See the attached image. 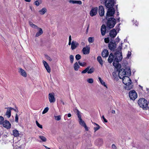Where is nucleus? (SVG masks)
<instances>
[{"label": "nucleus", "mask_w": 149, "mask_h": 149, "mask_svg": "<svg viewBox=\"0 0 149 149\" xmlns=\"http://www.w3.org/2000/svg\"><path fill=\"white\" fill-rule=\"evenodd\" d=\"M36 124L37 125L39 128H40L41 129L42 128V125L40 124L37 121H36Z\"/></svg>", "instance_id": "4c0bfd02"}, {"label": "nucleus", "mask_w": 149, "mask_h": 149, "mask_svg": "<svg viewBox=\"0 0 149 149\" xmlns=\"http://www.w3.org/2000/svg\"><path fill=\"white\" fill-rule=\"evenodd\" d=\"M49 101L50 103L54 102L55 101L54 97V93H49L48 95Z\"/></svg>", "instance_id": "f8f14e48"}, {"label": "nucleus", "mask_w": 149, "mask_h": 149, "mask_svg": "<svg viewBox=\"0 0 149 149\" xmlns=\"http://www.w3.org/2000/svg\"><path fill=\"white\" fill-rule=\"evenodd\" d=\"M71 43H72L71 42V41H69L68 45H71Z\"/></svg>", "instance_id": "e2e57ef3"}, {"label": "nucleus", "mask_w": 149, "mask_h": 149, "mask_svg": "<svg viewBox=\"0 0 149 149\" xmlns=\"http://www.w3.org/2000/svg\"><path fill=\"white\" fill-rule=\"evenodd\" d=\"M29 25L31 26H33V24L32 23V22H31V21L29 22Z\"/></svg>", "instance_id": "4d7b16f0"}, {"label": "nucleus", "mask_w": 149, "mask_h": 149, "mask_svg": "<svg viewBox=\"0 0 149 149\" xmlns=\"http://www.w3.org/2000/svg\"><path fill=\"white\" fill-rule=\"evenodd\" d=\"M89 28V25H88V26L87 28V29H86V32H88V30Z\"/></svg>", "instance_id": "0e129e2a"}, {"label": "nucleus", "mask_w": 149, "mask_h": 149, "mask_svg": "<svg viewBox=\"0 0 149 149\" xmlns=\"http://www.w3.org/2000/svg\"><path fill=\"white\" fill-rule=\"evenodd\" d=\"M128 76L123 77L119 76V78L120 79H123V83L126 86L125 87V89L127 90H130L132 88L133 86L131 84V79Z\"/></svg>", "instance_id": "f03ea898"}, {"label": "nucleus", "mask_w": 149, "mask_h": 149, "mask_svg": "<svg viewBox=\"0 0 149 149\" xmlns=\"http://www.w3.org/2000/svg\"><path fill=\"white\" fill-rule=\"evenodd\" d=\"M106 19L107 20L106 23L107 27L109 29L113 28L116 23V19L112 17H110L108 19Z\"/></svg>", "instance_id": "20e7f679"}, {"label": "nucleus", "mask_w": 149, "mask_h": 149, "mask_svg": "<svg viewBox=\"0 0 149 149\" xmlns=\"http://www.w3.org/2000/svg\"><path fill=\"white\" fill-rule=\"evenodd\" d=\"M80 67L77 62H76L74 63V70L75 71H77L78 70L79 68Z\"/></svg>", "instance_id": "bb28decb"}, {"label": "nucleus", "mask_w": 149, "mask_h": 149, "mask_svg": "<svg viewBox=\"0 0 149 149\" xmlns=\"http://www.w3.org/2000/svg\"><path fill=\"white\" fill-rule=\"evenodd\" d=\"M70 61L71 63H72L73 62L74 59V57L72 55H71L70 56Z\"/></svg>", "instance_id": "c9c22d12"}, {"label": "nucleus", "mask_w": 149, "mask_h": 149, "mask_svg": "<svg viewBox=\"0 0 149 149\" xmlns=\"http://www.w3.org/2000/svg\"><path fill=\"white\" fill-rule=\"evenodd\" d=\"M77 114L78 117L79 118V119H81V116L80 113V112H79V111L78 110H77Z\"/></svg>", "instance_id": "37998d69"}, {"label": "nucleus", "mask_w": 149, "mask_h": 149, "mask_svg": "<svg viewBox=\"0 0 149 149\" xmlns=\"http://www.w3.org/2000/svg\"><path fill=\"white\" fill-rule=\"evenodd\" d=\"M71 116V115L70 113H68V117H70Z\"/></svg>", "instance_id": "052dcab7"}, {"label": "nucleus", "mask_w": 149, "mask_h": 149, "mask_svg": "<svg viewBox=\"0 0 149 149\" xmlns=\"http://www.w3.org/2000/svg\"><path fill=\"white\" fill-rule=\"evenodd\" d=\"M55 119L56 120H59L61 119V116L60 115L54 116Z\"/></svg>", "instance_id": "473e14b6"}, {"label": "nucleus", "mask_w": 149, "mask_h": 149, "mask_svg": "<svg viewBox=\"0 0 149 149\" xmlns=\"http://www.w3.org/2000/svg\"><path fill=\"white\" fill-rule=\"evenodd\" d=\"M69 2L70 3H72L73 4L77 3L80 5L82 3V2L80 1L70 0L69 1Z\"/></svg>", "instance_id": "a878e982"}, {"label": "nucleus", "mask_w": 149, "mask_h": 149, "mask_svg": "<svg viewBox=\"0 0 149 149\" xmlns=\"http://www.w3.org/2000/svg\"><path fill=\"white\" fill-rule=\"evenodd\" d=\"M119 12H117V16H118L119 15Z\"/></svg>", "instance_id": "774afa93"}, {"label": "nucleus", "mask_w": 149, "mask_h": 149, "mask_svg": "<svg viewBox=\"0 0 149 149\" xmlns=\"http://www.w3.org/2000/svg\"><path fill=\"white\" fill-rule=\"evenodd\" d=\"M87 81L89 83L92 84L93 82V80L92 78H89L87 79Z\"/></svg>", "instance_id": "58836bf2"}, {"label": "nucleus", "mask_w": 149, "mask_h": 149, "mask_svg": "<svg viewBox=\"0 0 149 149\" xmlns=\"http://www.w3.org/2000/svg\"><path fill=\"white\" fill-rule=\"evenodd\" d=\"M39 137L42 141L45 142L47 140L46 138L44 136L40 135L39 136Z\"/></svg>", "instance_id": "7c9ffc66"}, {"label": "nucleus", "mask_w": 149, "mask_h": 149, "mask_svg": "<svg viewBox=\"0 0 149 149\" xmlns=\"http://www.w3.org/2000/svg\"><path fill=\"white\" fill-rule=\"evenodd\" d=\"M94 41V39L93 38L90 37L88 38V41L89 43H93Z\"/></svg>", "instance_id": "72a5a7b5"}, {"label": "nucleus", "mask_w": 149, "mask_h": 149, "mask_svg": "<svg viewBox=\"0 0 149 149\" xmlns=\"http://www.w3.org/2000/svg\"><path fill=\"white\" fill-rule=\"evenodd\" d=\"M109 52L107 49H104L102 52V55L103 57H107L109 55Z\"/></svg>", "instance_id": "412c9836"}, {"label": "nucleus", "mask_w": 149, "mask_h": 149, "mask_svg": "<svg viewBox=\"0 0 149 149\" xmlns=\"http://www.w3.org/2000/svg\"><path fill=\"white\" fill-rule=\"evenodd\" d=\"M69 41H71V35H70L69 36Z\"/></svg>", "instance_id": "bf43d9fd"}, {"label": "nucleus", "mask_w": 149, "mask_h": 149, "mask_svg": "<svg viewBox=\"0 0 149 149\" xmlns=\"http://www.w3.org/2000/svg\"><path fill=\"white\" fill-rule=\"evenodd\" d=\"M99 13L100 16H103L104 14V9L103 6H100L99 7Z\"/></svg>", "instance_id": "2eb2a0df"}, {"label": "nucleus", "mask_w": 149, "mask_h": 149, "mask_svg": "<svg viewBox=\"0 0 149 149\" xmlns=\"http://www.w3.org/2000/svg\"><path fill=\"white\" fill-rule=\"evenodd\" d=\"M97 60L100 64L102 65L103 64V62L101 57L100 56H98L97 58Z\"/></svg>", "instance_id": "cd10ccee"}, {"label": "nucleus", "mask_w": 149, "mask_h": 149, "mask_svg": "<svg viewBox=\"0 0 149 149\" xmlns=\"http://www.w3.org/2000/svg\"><path fill=\"white\" fill-rule=\"evenodd\" d=\"M111 113L113 114H115V111L113 110H112L111 111Z\"/></svg>", "instance_id": "13d9d810"}, {"label": "nucleus", "mask_w": 149, "mask_h": 149, "mask_svg": "<svg viewBox=\"0 0 149 149\" xmlns=\"http://www.w3.org/2000/svg\"><path fill=\"white\" fill-rule=\"evenodd\" d=\"M2 124L4 127L8 129H10L11 127V124L7 120H4L3 123Z\"/></svg>", "instance_id": "9d476101"}, {"label": "nucleus", "mask_w": 149, "mask_h": 149, "mask_svg": "<svg viewBox=\"0 0 149 149\" xmlns=\"http://www.w3.org/2000/svg\"><path fill=\"white\" fill-rule=\"evenodd\" d=\"M104 42L106 43H109V38H105L104 39Z\"/></svg>", "instance_id": "79ce46f5"}, {"label": "nucleus", "mask_w": 149, "mask_h": 149, "mask_svg": "<svg viewBox=\"0 0 149 149\" xmlns=\"http://www.w3.org/2000/svg\"><path fill=\"white\" fill-rule=\"evenodd\" d=\"M108 47L109 49L111 51H114L116 47V42L114 40H113L112 39L111 41L108 44Z\"/></svg>", "instance_id": "0eeeda50"}, {"label": "nucleus", "mask_w": 149, "mask_h": 149, "mask_svg": "<svg viewBox=\"0 0 149 149\" xmlns=\"http://www.w3.org/2000/svg\"><path fill=\"white\" fill-rule=\"evenodd\" d=\"M122 58V53L118 52L116 53L114 61L113 63V65L116 68V70L118 71V76L125 77L126 76H130L131 74V70L130 68H126L125 69H121V65L119 63V62L121 61Z\"/></svg>", "instance_id": "f257e3e1"}, {"label": "nucleus", "mask_w": 149, "mask_h": 149, "mask_svg": "<svg viewBox=\"0 0 149 149\" xmlns=\"http://www.w3.org/2000/svg\"><path fill=\"white\" fill-rule=\"evenodd\" d=\"M118 52H121L119 51H117L115 53V56H116V53ZM115 57V56H114V57ZM115 58H114V56L112 53H111L109 55V57L108 58V61L109 63H111L113 61H114Z\"/></svg>", "instance_id": "ddd939ff"}, {"label": "nucleus", "mask_w": 149, "mask_h": 149, "mask_svg": "<svg viewBox=\"0 0 149 149\" xmlns=\"http://www.w3.org/2000/svg\"><path fill=\"white\" fill-rule=\"evenodd\" d=\"M46 58L48 60H49L50 61H52V59L50 58V56H48L47 55H46L45 56Z\"/></svg>", "instance_id": "49530a36"}, {"label": "nucleus", "mask_w": 149, "mask_h": 149, "mask_svg": "<svg viewBox=\"0 0 149 149\" xmlns=\"http://www.w3.org/2000/svg\"><path fill=\"white\" fill-rule=\"evenodd\" d=\"M115 10L114 8L108 9L107 11L106 18H108L109 17L113 16L115 13Z\"/></svg>", "instance_id": "423d86ee"}, {"label": "nucleus", "mask_w": 149, "mask_h": 149, "mask_svg": "<svg viewBox=\"0 0 149 149\" xmlns=\"http://www.w3.org/2000/svg\"><path fill=\"white\" fill-rule=\"evenodd\" d=\"M26 1L27 2H30L31 1V0H24Z\"/></svg>", "instance_id": "680f3d73"}, {"label": "nucleus", "mask_w": 149, "mask_h": 149, "mask_svg": "<svg viewBox=\"0 0 149 149\" xmlns=\"http://www.w3.org/2000/svg\"><path fill=\"white\" fill-rule=\"evenodd\" d=\"M79 124L82 126L84 127L85 130L87 131H88V127L86 126L85 122L81 118V119H79Z\"/></svg>", "instance_id": "dca6fc26"}, {"label": "nucleus", "mask_w": 149, "mask_h": 149, "mask_svg": "<svg viewBox=\"0 0 149 149\" xmlns=\"http://www.w3.org/2000/svg\"><path fill=\"white\" fill-rule=\"evenodd\" d=\"M11 109L10 107L8 108L6 113V115L8 118H9L11 115Z\"/></svg>", "instance_id": "5701e85b"}, {"label": "nucleus", "mask_w": 149, "mask_h": 149, "mask_svg": "<svg viewBox=\"0 0 149 149\" xmlns=\"http://www.w3.org/2000/svg\"><path fill=\"white\" fill-rule=\"evenodd\" d=\"M101 3L104 5L107 8L109 9L113 8V6L116 3L114 0H100Z\"/></svg>", "instance_id": "7ed1b4c3"}, {"label": "nucleus", "mask_w": 149, "mask_h": 149, "mask_svg": "<svg viewBox=\"0 0 149 149\" xmlns=\"http://www.w3.org/2000/svg\"><path fill=\"white\" fill-rule=\"evenodd\" d=\"M107 30L105 24H103L101 28V34L102 36L105 35Z\"/></svg>", "instance_id": "f3484780"}, {"label": "nucleus", "mask_w": 149, "mask_h": 149, "mask_svg": "<svg viewBox=\"0 0 149 149\" xmlns=\"http://www.w3.org/2000/svg\"><path fill=\"white\" fill-rule=\"evenodd\" d=\"M79 44L77 42L72 41L71 43V49L72 50L75 49L78 46Z\"/></svg>", "instance_id": "a211bd4d"}, {"label": "nucleus", "mask_w": 149, "mask_h": 149, "mask_svg": "<svg viewBox=\"0 0 149 149\" xmlns=\"http://www.w3.org/2000/svg\"><path fill=\"white\" fill-rule=\"evenodd\" d=\"M19 72L22 76L24 77H26L27 74L25 71L22 68H20L19 70Z\"/></svg>", "instance_id": "4be33fe9"}, {"label": "nucleus", "mask_w": 149, "mask_h": 149, "mask_svg": "<svg viewBox=\"0 0 149 149\" xmlns=\"http://www.w3.org/2000/svg\"><path fill=\"white\" fill-rule=\"evenodd\" d=\"M42 62L47 72L50 73L51 72V68L48 63L45 61H43Z\"/></svg>", "instance_id": "6ab92c4d"}, {"label": "nucleus", "mask_w": 149, "mask_h": 149, "mask_svg": "<svg viewBox=\"0 0 149 149\" xmlns=\"http://www.w3.org/2000/svg\"><path fill=\"white\" fill-rule=\"evenodd\" d=\"M129 96L131 99L134 100L137 97V95L136 92L133 90L130 91Z\"/></svg>", "instance_id": "1a4fd4ad"}, {"label": "nucleus", "mask_w": 149, "mask_h": 149, "mask_svg": "<svg viewBox=\"0 0 149 149\" xmlns=\"http://www.w3.org/2000/svg\"><path fill=\"white\" fill-rule=\"evenodd\" d=\"M116 42H118L120 40V39L118 37L116 39Z\"/></svg>", "instance_id": "6e6d98bb"}, {"label": "nucleus", "mask_w": 149, "mask_h": 149, "mask_svg": "<svg viewBox=\"0 0 149 149\" xmlns=\"http://www.w3.org/2000/svg\"><path fill=\"white\" fill-rule=\"evenodd\" d=\"M138 104L141 107L143 108H146L148 105L147 100L144 98L140 99L138 101Z\"/></svg>", "instance_id": "39448f33"}, {"label": "nucleus", "mask_w": 149, "mask_h": 149, "mask_svg": "<svg viewBox=\"0 0 149 149\" xmlns=\"http://www.w3.org/2000/svg\"><path fill=\"white\" fill-rule=\"evenodd\" d=\"M81 55L79 54H77L75 56L76 59L78 60L81 58Z\"/></svg>", "instance_id": "e433bc0d"}, {"label": "nucleus", "mask_w": 149, "mask_h": 149, "mask_svg": "<svg viewBox=\"0 0 149 149\" xmlns=\"http://www.w3.org/2000/svg\"><path fill=\"white\" fill-rule=\"evenodd\" d=\"M31 27L32 28H34L35 29H38V28H39L36 25L34 24H33V26H32Z\"/></svg>", "instance_id": "8fccbe9b"}, {"label": "nucleus", "mask_w": 149, "mask_h": 149, "mask_svg": "<svg viewBox=\"0 0 149 149\" xmlns=\"http://www.w3.org/2000/svg\"><path fill=\"white\" fill-rule=\"evenodd\" d=\"M79 65L83 67H84L86 66V63L85 62H83V63H81L80 61H79L78 62Z\"/></svg>", "instance_id": "2f4dec72"}, {"label": "nucleus", "mask_w": 149, "mask_h": 149, "mask_svg": "<svg viewBox=\"0 0 149 149\" xmlns=\"http://www.w3.org/2000/svg\"><path fill=\"white\" fill-rule=\"evenodd\" d=\"M38 29H39V31L36 33V37H38L43 33L42 30L41 28H38Z\"/></svg>", "instance_id": "393cba45"}, {"label": "nucleus", "mask_w": 149, "mask_h": 149, "mask_svg": "<svg viewBox=\"0 0 149 149\" xmlns=\"http://www.w3.org/2000/svg\"><path fill=\"white\" fill-rule=\"evenodd\" d=\"M131 53L130 52H128V53L127 55V57L128 58H129V57L131 56Z\"/></svg>", "instance_id": "603ef678"}, {"label": "nucleus", "mask_w": 149, "mask_h": 149, "mask_svg": "<svg viewBox=\"0 0 149 149\" xmlns=\"http://www.w3.org/2000/svg\"><path fill=\"white\" fill-rule=\"evenodd\" d=\"M98 11V8L95 7L92 8L91 10L90 11V15L91 17H93L97 13Z\"/></svg>", "instance_id": "9b49d317"}, {"label": "nucleus", "mask_w": 149, "mask_h": 149, "mask_svg": "<svg viewBox=\"0 0 149 149\" xmlns=\"http://www.w3.org/2000/svg\"><path fill=\"white\" fill-rule=\"evenodd\" d=\"M47 11V9L45 8H43L41 10H39V12L41 15H44Z\"/></svg>", "instance_id": "c85d7f7f"}, {"label": "nucleus", "mask_w": 149, "mask_h": 149, "mask_svg": "<svg viewBox=\"0 0 149 149\" xmlns=\"http://www.w3.org/2000/svg\"><path fill=\"white\" fill-rule=\"evenodd\" d=\"M117 34V33L116 32V30L114 29H113L111 30L109 32L110 36L111 38L115 37Z\"/></svg>", "instance_id": "4468645a"}, {"label": "nucleus", "mask_w": 149, "mask_h": 149, "mask_svg": "<svg viewBox=\"0 0 149 149\" xmlns=\"http://www.w3.org/2000/svg\"><path fill=\"white\" fill-rule=\"evenodd\" d=\"M90 66H88L84 70L82 71L81 73L85 74L87 72L88 74H89L93 73L95 70L94 68L93 67H92L90 68Z\"/></svg>", "instance_id": "6e6552de"}, {"label": "nucleus", "mask_w": 149, "mask_h": 149, "mask_svg": "<svg viewBox=\"0 0 149 149\" xmlns=\"http://www.w3.org/2000/svg\"><path fill=\"white\" fill-rule=\"evenodd\" d=\"M94 124L95 125H96L97 126L99 125L98 124L95 123H94Z\"/></svg>", "instance_id": "69168bd1"}, {"label": "nucleus", "mask_w": 149, "mask_h": 149, "mask_svg": "<svg viewBox=\"0 0 149 149\" xmlns=\"http://www.w3.org/2000/svg\"><path fill=\"white\" fill-rule=\"evenodd\" d=\"M41 2H39L38 1H36L34 3V4L36 5L37 6H38L39 5L41 4Z\"/></svg>", "instance_id": "ea45409f"}, {"label": "nucleus", "mask_w": 149, "mask_h": 149, "mask_svg": "<svg viewBox=\"0 0 149 149\" xmlns=\"http://www.w3.org/2000/svg\"><path fill=\"white\" fill-rule=\"evenodd\" d=\"M10 108H11V109H11V110H14L15 112H18V109H14L13 108H12V107H10Z\"/></svg>", "instance_id": "5fc2aeb1"}, {"label": "nucleus", "mask_w": 149, "mask_h": 149, "mask_svg": "<svg viewBox=\"0 0 149 149\" xmlns=\"http://www.w3.org/2000/svg\"><path fill=\"white\" fill-rule=\"evenodd\" d=\"M112 74L113 77H114L115 78H116L118 77L117 74L115 72H112Z\"/></svg>", "instance_id": "de8ad7c7"}, {"label": "nucleus", "mask_w": 149, "mask_h": 149, "mask_svg": "<svg viewBox=\"0 0 149 149\" xmlns=\"http://www.w3.org/2000/svg\"><path fill=\"white\" fill-rule=\"evenodd\" d=\"M4 120V118L1 116H0V125H2Z\"/></svg>", "instance_id": "f704fd0d"}, {"label": "nucleus", "mask_w": 149, "mask_h": 149, "mask_svg": "<svg viewBox=\"0 0 149 149\" xmlns=\"http://www.w3.org/2000/svg\"><path fill=\"white\" fill-rule=\"evenodd\" d=\"M49 110V108L48 107H46L42 112V113L44 114L47 113Z\"/></svg>", "instance_id": "a19ab883"}, {"label": "nucleus", "mask_w": 149, "mask_h": 149, "mask_svg": "<svg viewBox=\"0 0 149 149\" xmlns=\"http://www.w3.org/2000/svg\"><path fill=\"white\" fill-rule=\"evenodd\" d=\"M13 134L15 137H17L19 136V134L18 130L15 129L13 131Z\"/></svg>", "instance_id": "b1692460"}, {"label": "nucleus", "mask_w": 149, "mask_h": 149, "mask_svg": "<svg viewBox=\"0 0 149 149\" xmlns=\"http://www.w3.org/2000/svg\"><path fill=\"white\" fill-rule=\"evenodd\" d=\"M112 148L113 149H116V145L114 144H113L112 145Z\"/></svg>", "instance_id": "864d4df0"}, {"label": "nucleus", "mask_w": 149, "mask_h": 149, "mask_svg": "<svg viewBox=\"0 0 149 149\" xmlns=\"http://www.w3.org/2000/svg\"><path fill=\"white\" fill-rule=\"evenodd\" d=\"M82 51L84 54H87L90 53V49L88 47H84L83 48Z\"/></svg>", "instance_id": "aec40b11"}, {"label": "nucleus", "mask_w": 149, "mask_h": 149, "mask_svg": "<svg viewBox=\"0 0 149 149\" xmlns=\"http://www.w3.org/2000/svg\"><path fill=\"white\" fill-rule=\"evenodd\" d=\"M120 17H119L118 19V22H120Z\"/></svg>", "instance_id": "338daca9"}, {"label": "nucleus", "mask_w": 149, "mask_h": 149, "mask_svg": "<svg viewBox=\"0 0 149 149\" xmlns=\"http://www.w3.org/2000/svg\"><path fill=\"white\" fill-rule=\"evenodd\" d=\"M102 118H103L104 121L105 123H107V119L105 118L104 116L103 115L102 116Z\"/></svg>", "instance_id": "3c124183"}, {"label": "nucleus", "mask_w": 149, "mask_h": 149, "mask_svg": "<svg viewBox=\"0 0 149 149\" xmlns=\"http://www.w3.org/2000/svg\"><path fill=\"white\" fill-rule=\"evenodd\" d=\"M122 44L123 43H121L120 44V45L118 47V49L119 51H121V50L122 49Z\"/></svg>", "instance_id": "09e8293b"}, {"label": "nucleus", "mask_w": 149, "mask_h": 149, "mask_svg": "<svg viewBox=\"0 0 149 149\" xmlns=\"http://www.w3.org/2000/svg\"><path fill=\"white\" fill-rule=\"evenodd\" d=\"M98 79L99 81H100L101 84L103 85L104 86L107 87V86L105 84V83L101 79V78L100 77H98Z\"/></svg>", "instance_id": "c756f323"}, {"label": "nucleus", "mask_w": 149, "mask_h": 149, "mask_svg": "<svg viewBox=\"0 0 149 149\" xmlns=\"http://www.w3.org/2000/svg\"><path fill=\"white\" fill-rule=\"evenodd\" d=\"M100 128V126L99 125L97 126V127H94V132H95L97 131Z\"/></svg>", "instance_id": "c03bdc74"}, {"label": "nucleus", "mask_w": 149, "mask_h": 149, "mask_svg": "<svg viewBox=\"0 0 149 149\" xmlns=\"http://www.w3.org/2000/svg\"><path fill=\"white\" fill-rule=\"evenodd\" d=\"M18 116L17 114H16L15 116V122L16 123H17L18 122Z\"/></svg>", "instance_id": "a18cd8bd"}]
</instances>
